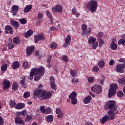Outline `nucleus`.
<instances>
[{
    "mask_svg": "<svg viewBox=\"0 0 125 125\" xmlns=\"http://www.w3.org/2000/svg\"><path fill=\"white\" fill-rule=\"evenodd\" d=\"M35 72H36V68H33L30 71V76L28 78V80H30L32 81L34 78V76L35 75Z\"/></svg>",
    "mask_w": 125,
    "mask_h": 125,
    "instance_id": "nucleus-23",
    "label": "nucleus"
},
{
    "mask_svg": "<svg viewBox=\"0 0 125 125\" xmlns=\"http://www.w3.org/2000/svg\"><path fill=\"white\" fill-rule=\"evenodd\" d=\"M51 31H58V28H56L55 26H52L50 27Z\"/></svg>",
    "mask_w": 125,
    "mask_h": 125,
    "instance_id": "nucleus-62",
    "label": "nucleus"
},
{
    "mask_svg": "<svg viewBox=\"0 0 125 125\" xmlns=\"http://www.w3.org/2000/svg\"><path fill=\"white\" fill-rule=\"evenodd\" d=\"M92 99V97H91L90 96H88L84 98L83 103L84 104H89Z\"/></svg>",
    "mask_w": 125,
    "mask_h": 125,
    "instance_id": "nucleus-22",
    "label": "nucleus"
},
{
    "mask_svg": "<svg viewBox=\"0 0 125 125\" xmlns=\"http://www.w3.org/2000/svg\"><path fill=\"white\" fill-rule=\"evenodd\" d=\"M90 34H91V28L89 27L88 30L86 31L85 32H82V36H90Z\"/></svg>",
    "mask_w": 125,
    "mask_h": 125,
    "instance_id": "nucleus-35",
    "label": "nucleus"
},
{
    "mask_svg": "<svg viewBox=\"0 0 125 125\" xmlns=\"http://www.w3.org/2000/svg\"><path fill=\"white\" fill-rule=\"evenodd\" d=\"M22 67L28 69L30 66H29V63L27 62H24L22 64Z\"/></svg>",
    "mask_w": 125,
    "mask_h": 125,
    "instance_id": "nucleus-49",
    "label": "nucleus"
},
{
    "mask_svg": "<svg viewBox=\"0 0 125 125\" xmlns=\"http://www.w3.org/2000/svg\"><path fill=\"white\" fill-rule=\"evenodd\" d=\"M52 10L54 12H58V13H61L63 11V8L61 5H57L55 7L52 8Z\"/></svg>",
    "mask_w": 125,
    "mask_h": 125,
    "instance_id": "nucleus-12",
    "label": "nucleus"
},
{
    "mask_svg": "<svg viewBox=\"0 0 125 125\" xmlns=\"http://www.w3.org/2000/svg\"><path fill=\"white\" fill-rule=\"evenodd\" d=\"M72 38H71V35H68L67 37L65 38V44L63 45V46L67 47L68 46L69 43L71 42Z\"/></svg>",
    "mask_w": 125,
    "mask_h": 125,
    "instance_id": "nucleus-19",
    "label": "nucleus"
},
{
    "mask_svg": "<svg viewBox=\"0 0 125 125\" xmlns=\"http://www.w3.org/2000/svg\"><path fill=\"white\" fill-rule=\"evenodd\" d=\"M21 112V116H23V117H25V116H27V114H28L27 110L25 109L23 110Z\"/></svg>",
    "mask_w": 125,
    "mask_h": 125,
    "instance_id": "nucleus-52",
    "label": "nucleus"
},
{
    "mask_svg": "<svg viewBox=\"0 0 125 125\" xmlns=\"http://www.w3.org/2000/svg\"><path fill=\"white\" fill-rule=\"evenodd\" d=\"M33 8V5L31 4L27 5L24 8L23 11L24 13H28Z\"/></svg>",
    "mask_w": 125,
    "mask_h": 125,
    "instance_id": "nucleus-24",
    "label": "nucleus"
},
{
    "mask_svg": "<svg viewBox=\"0 0 125 125\" xmlns=\"http://www.w3.org/2000/svg\"><path fill=\"white\" fill-rule=\"evenodd\" d=\"M96 41V38L92 37H89L88 40V42L89 44H92V43H94Z\"/></svg>",
    "mask_w": 125,
    "mask_h": 125,
    "instance_id": "nucleus-29",
    "label": "nucleus"
},
{
    "mask_svg": "<svg viewBox=\"0 0 125 125\" xmlns=\"http://www.w3.org/2000/svg\"><path fill=\"white\" fill-rule=\"evenodd\" d=\"M93 71L96 72H98V71H99V67H98L97 66H94L93 67Z\"/></svg>",
    "mask_w": 125,
    "mask_h": 125,
    "instance_id": "nucleus-58",
    "label": "nucleus"
},
{
    "mask_svg": "<svg viewBox=\"0 0 125 125\" xmlns=\"http://www.w3.org/2000/svg\"><path fill=\"white\" fill-rule=\"evenodd\" d=\"M86 7L90 8L91 13H94L96 11L97 7H98L97 1L94 0H90L87 3Z\"/></svg>",
    "mask_w": 125,
    "mask_h": 125,
    "instance_id": "nucleus-4",
    "label": "nucleus"
},
{
    "mask_svg": "<svg viewBox=\"0 0 125 125\" xmlns=\"http://www.w3.org/2000/svg\"><path fill=\"white\" fill-rule=\"evenodd\" d=\"M4 125V120L2 117L0 116V125Z\"/></svg>",
    "mask_w": 125,
    "mask_h": 125,
    "instance_id": "nucleus-59",
    "label": "nucleus"
},
{
    "mask_svg": "<svg viewBox=\"0 0 125 125\" xmlns=\"http://www.w3.org/2000/svg\"><path fill=\"white\" fill-rule=\"evenodd\" d=\"M50 81L51 89L54 90H56V89H57V86L56 85V84H55V80H54L53 77L51 76L50 77Z\"/></svg>",
    "mask_w": 125,
    "mask_h": 125,
    "instance_id": "nucleus-11",
    "label": "nucleus"
},
{
    "mask_svg": "<svg viewBox=\"0 0 125 125\" xmlns=\"http://www.w3.org/2000/svg\"><path fill=\"white\" fill-rule=\"evenodd\" d=\"M50 48H52L53 49H55V48H57V43L56 42H53L52 44L50 45Z\"/></svg>",
    "mask_w": 125,
    "mask_h": 125,
    "instance_id": "nucleus-43",
    "label": "nucleus"
},
{
    "mask_svg": "<svg viewBox=\"0 0 125 125\" xmlns=\"http://www.w3.org/2000/svg\"><path fill=\"white\" fill-rule=\"evenodd\" d=\"M91 91L96 93V94H100L102 92V86L101 85L95 84L91 87Z\"/></svg>",
    "mask_w": 125,
    "mask_h": 125,
    "instance_id": "nucleus-6",
    "label": "nucleus"
},
{
    "mask_svg": "<svg viewBox=\"0 0 125 125\" xmlns=\"http://www.w3.org/2000/svg\"><path fill=\"white\" fill-rule=\"evenodd\" d=\"M45 68L43 66H41L39 68H35V71L34 73V76H36L34 77V81H40L41 79V77L44 75V71ZM37 75H39L37 76Z\"/></svg>",
    "mask_w": 125,
    "mask_h": 125,
    "instance_id": "nucleus-3",
    "label": "nucleus"
},
{
    "mask_svg": "<svg viewBox=\"0 0 125 125\" xmlns=\"http://www.w3.org/2000/svg\"><path fill=\"white\" fill-rule=\"evenodd\" d=\"M110 120V117H109V116L108 115H105L104 116L102 119H100V121L103 125L107 122V121H109Z\"/></svg>",
    "mask_w": 125,
    "mask_h": 125,
    "instance_id": "nucleus-25",
    "label": "nucleus"
},
{
    "mask_svg": "<svg viewBox=\"0 0 125 125\" xmlns=\"http://www.w3.org/2000/svg\"><path fill=\"white\" fill-rule=\"evenodd\" d=\"M44 40V37L42 35H36L34 36V41L35 43H38L39 41H43Z\"/></svg>",
    "mask_w": 125,
    "mask_h": 125,
    "instance_id": "nucleus-13",
    "label": "nucleus"
},
{
    "mask_svg": "<svg viewBox=\"0 0 125 125\" xmlns=\"http://www.w3.org/2000/svg\"><path fill=\"white\" fill-rule=\"evenodd\" d=\"M19 21L20 23H21L22 25H25V24H27V21L25 18L20 19H19Z\"/></svg>",
    "mask_w": 125,
    "mask_h": 125,
    "instance_id": "nucleus-42",
    "label": "nucleus"
},
{
    "mask_svg": "<svg viewBox=\"0 0 125 125\" xmlns=\"http://www.w3.org/2000/svg\"><path fill=\"white\" fill-rule=\"evenodd\" d=\"M45 108L44 107V106L42 105L40 107V111L42 113H43V114H45Z\"/></svg>",
    "mask_w": 125,
    "mask_h": 125,
    "instance_id": "nucleus-54",
    "label": "nucleus"
},
{
    "mask_svg": "<svg viewBox=\"0 0 125 125\" xmlns=\"http://www.w3.org/2000/svg\"><path fill=\"white\" fill-rule=\"evenodd\" d=\"M82 30H83L82 32H85L86 30H87V26H86V25L84 24H83L82 26Z\"/></svg>",
    "mask_w": 125,
    "mask_h": 125,
    "instance_id": "nucleus-57",
    "label": "nucleus"
},
{
    "mask_svg": "<svg viewBox=\"0 0 125 125\" xmlns=\"http://www.w3.org/2000/svg\"><path fill=\"white\" fill-rule=\"evenodd\" d=\"M117 89L118 84L115 83L110 84V87L108 90V98H111L112 96H114L117 93Z\"/></svg>",
    "mask_w": 125,
    "mask_h": 125,
    "instance_id": "nucleus-5",
    "label": "nucleus"
},
{
    "mask_svg": "<svg viewBox=\"0 0 125 125\" xmlns=\"http://www.w3.org/2000/svg\"><path fill=\"white\" fill-rule=\"evenodd\" d=\"M118 44L119 45H121V44H122V45H125V41L122 39H120L118 41Z\"/></svg>",
    "mask_w": 125,
    "mask_h": 125,
    "instance_id": "nucleus-51",
    "label": "nucleus"
},
{
    "mask_svg": "<svg viewBox=\"0 0 125 125\" xmlns=\"http://www.w3.org/2000/svg\"><path fill=\"white\" fill-rule=\"evenodd\" d=\"M8 65L7 63H5L1 66V71L2 72H5L7 70V67Z\"/></svg>",
    "mask_w": 125,
    "mask_h": 125,
    "instance_id": "nucleus-38",
    "label": "nucleus"
},
{
    "mask_svg": "<svg viewBox=\"0 0 125 125\" xmlns=\"http://www.w3.org/2000/svg\"><path fill=\"white\" fill-rule=\"evenodd\" d=\"M34 32L32 31V30H28L24 34L25 38H30L32 34H33Z\"/></svg>",
    "mask_w": 125,
    "mask_h": 125,
    "instance_id": "nucleus-33",
    "label": "nucleus"
},
{
    "mask_svg": "<svg viewBox=\"0 0 125 125\" xmlns=\"http://www.w3.org/2000/svg\"><path fill=\"white\" fill-rule=\"evenodd\" d=\"M121 39L125 41V34H124L121 36Z\"/></svg>",
    "mask_w": 125,
    "mask_h": 125,
    "instance_id": "nucleus-64",
    "label": "nucleus"
},
{
    "mask_svg": "<svg viewBox=\"0 0 125 125\" xmlns=\"http://www.w3.org/2000/svg\"><path fill=\"white\" fill-rule=\"evenodd\" d=\"M52 58V56L50 55H47L46 58L47 63H50V61H51V59Z\"/></svg>",
    "mask_w": 125,
    "mask_h": 125,
    "instance_id": "nucleus-50",
    "label": "nucleus"
},
{
    "mask_svg": "<svg viewBox=\"0 0 125 125\" xmlns=\"http://www.w3.org/2000/svg\"><path fill=\"white\" fill-rule=\"evenodd\" d=\"M116 103V102L115 101H109L105 104L104 106L105 110L108 109L110 110V111H107V114L109 116L110 120H115V118H116V115L114 113L118 109V106H117Z\"/></svg>",
    "mask_w": 125,
    "mask_h": 125,
    "instance_id": "nucleus-1",
    "label": "nucleus"
},
{
    "mask_svg": "<svg viewBox=\"0 0 125 125\" xmlns=\"http://www.w3.org/2000/svg\"><path fill=\"white\" fill-rule=\"evenodd\" d=\"M5 33L7 35H8V34L10 35H12L13 33H14L13 28L10 26V25H6L5 26Z\"/></svg>",
    "mask_w": 125,
    "mask_h": 125,
    "instance_id": "nucleus-10",
    "label": "nucleus"
},
{
    "mask_svg": "<svg viewBox=\"0 0 125 125\" xmlns=\"http://www.w3.org/2000/svg\"><path fill=\"white\" fill-rule=\"evenodd\" d=\"M51 108L50 107H48L46 108L45 114L47 115H49V114H51Z\"/></svg>",
    "mask_w": 125,
    "mask_h": 125,
    "instance_id": "nucleus-47",
    "label": "nucleus"
},
{
    "mask_svg": "<svg viewBox=\"0 0 125 125\" xmlns=\"http://www.w3.org/2000/svg\"><path fill=\"white\" fill-rule=\"evenodd\" d=\"M37 18L39 20H42L43 18V14L41 12L38 13Z\"/></svg>",
    "mask_w": 125,
    "mask_h": 125,
    "instance_id": "nucleus-46",
    "label": "nucleus"
},
{
    "mask_svg": "<svg viewBox=\"0 0 125 125\" xmlns=\"http://www.w3.org/2000/svg\"><path fill=\"white\" fill-rule=\"evenodd\" d=\"M46 14L47 17H48V18H49V19H51V18H52V15L51 14V13H50V12L47 11L46 12Z\"/></svg>",
    "mask_w": 125,
    "mask_h": 125,
    "instance_id": "nucleus-55",
    "label": "nucleus"
},
{
    "mask_svg": "<svg viewBox=\"0 0 125 125\" xmlns=\"http://www.w3.org/2000/svg\"><path fill=\"white\" fill-rule=\"evenodd\" d=\"M52 92L50 91H46L42 89L35 90L34 92V97H40L42 100H47L51 98Z\"/></svg>",
    "mask_w": 125,
    "mask_h": 125,
    "instance_id": "nucleus-2",
    "label": "nucleus"
},
{
    "mask_svg": "<svg viewBox=\"0 0 125 125\" xmlns=\"http://www.w3.org/2000/svg\"><path fill=\"white\" fill-rule=\"evenodd\" d=\"M20 67V63L18 61H15L11 65V68L13 70H17Z\"/></svg>",
    "mask_w": 125,
    "mask_h": 125,
    "instance_id": "nucleus-17",
    "label": "nucleus"
},
{
    "mask_svg": "<svg viewBox=\"0 0 125 125\" xmlns=\"http://www.w3.org/2000/svg\"><path fill=\"white\" fill-rule=\"evenodd\" d=\"M93 81H94V78H93V77H89L88 78V82H89V83H92Z\"/></svg>",
    "mask_w": 125,
    "mask_h": 125,
    "instance_id": "nucleus-60",
    "label": "nucleus"
},
{
    "mask_svg": "<svg viewBox=\"0 0 125 125\" xmlns=\"http://www.w3.org/2000/svg\"><path fill=\"white\" fill-rule=\"evenodd\" d=\"M56 113L57 114V117L58 118H62L63 117V112L60 108H56Z\"/></svg>",
    "mask_w": 125,
    "mask_h": 125,
    "instance_id": "nucleus-21",
    "label": "nucleus"
},
{
    "mask_svg": "<svg viewBox=\"0 0 125 125\" xmlns=\"http://www.w3.org/2000/svg\"><path fill=\"white\" fill-rule=\"evenodd\" d=\"M30 96H31V93L29 91L24 92L23 95V97L25 99L29 98Z\"/></svg>",
    "mask_w": 125,
    "mask_h": 125,
    "instance_id": "nucleus-40",
    "label": "nucleus"
},
{
    "mask_svg": "<svg viewBox=\"0 0 125 125\" xmlns=\"http://www.w3.org/2000/svg\"><path fill=\"white\" fill-rule=\"evenodd\" d=\"M98 66L100 68H103L105 66V62L104 61H100L98 63Z\"/></svg>",
    "mask_w": 125,
    "mask_h": 125,
    "instance_id": "nucleus-41",
    "label": "nucleus"
},
{
    "mask_svg": "<svg viewBox=\"0 0 125 125\" xmlns=\"http://www.w3.org/2000/svg\"><path fill=\"white\" fill-rule=\"evenodd\" d=\"M117 82L120 85H125V77H123L122 79L119 78ZM123 92L125 93V86L123 88Z\"/></svg>",
    "mask_w": 125,
    "mask_h": 125,
    "instance_id": "nucleus-15",
    "label": "nucleus"
},
{
    "mask_svg": "<svg viewBox=\"0 0 125 125\" xmlns=\"http://www.w3.org/2000/svg\"><path fill=\"white\" fill-rule=\"evenodd\" d=\"M70 73L71 76H72V77H73L74 78H75V77L77 76V74H78V72L76 70L71 69L70 70Z\"/></svg>",
    "mask_w": 125,
    "mask_h": 125,
    "instance_id": "nucleus-37",
    "label": "nucleus"
},
{
    "mask_svg": "<svg viewBox=\"0 0 125 125\" xmlns=\"http://www.w3.org/2000/svg\"><path fill=\"white\" fill-rule=\"evenodd\" d=\"M117 96L119 97H122L124 96V93L121 90L118 91L117 93Z\"/></svg>",
    "mask_w": 125,
    "mask_h": 125,
    "instance_id": "nucleus-53",
    "label": "nucleus"
},
{
    "mask_svg": "<svg viewBox=\"0 0 125 125\" xmlns=\"http://www.w3.org/2000/svg\"><path fill=\"white\" fill-rule=\"evenodd\" d=\"M13 42L15 44H19L21 42V41L18 37H14L13 39Z\"/></svg>",
    "mask_w": 125,
    "mask_h": 125,
    "instance_id": "nucleus-32",
    "label": "nucleus"
},
{
    "mask_svg": "<svg viewBox=\"0 0 125 125\" xmlns=\"http://www.w3.org/2000/svg\"><path fill=\"white\" fill-rule=\"evenodd\" d=\"M97 36H98V38H102V37H103V36H104L103 32H101L98 33L97 34Z\"/></svg>",
    "mask_w": 125,
    "mask_h": 125,
    "instance_id": "nucleus-61",
    "label": "nucleus"
},
{
    "mask_svg": "<svg viewBox=\"0 0 125 125\" xmlns=\"http://www.w3.org/2000/svg\"><path fill=\"white\" fill-rule=\"evenodd\" d=\"M115 63V61L113 60H111L109 62V65L110 66H112L113 65H114V64Z\"/></svg>",
    "mask_w": 125,
    "mask_h": 125,
    "instance_id": "nucleus-63",
    "label": "nucleus"
},
{
    "mask_svg": "<svg viewBox=\"0 0 125 125\" xmlns=\"http://www.w3.org/2000/svg\"><path fill=\"white\" fill-rule=\"evenodd\" d=\"M35 50V46L33 45H31L30 46H28L26 49V53L27 56H30L34 51Z\"/></svg>",
    "mask_w": 125,
    "mask_h": 125,
    "instance_id": "nucleus-9",
    "label": "nucleus"
},
{
    "mask_svg": "<svg viewBox=\"0 0 125 125\" xmlns=\"http://www.w3.org/2000/svg\"><path fill=\"white\" fill-rule=\"evenodd\" d=\"M2 87L4 90L8 89L10 87V82L7 79H4L2 82Z\"/></svg>",
    "mask_w": 125,
    "mask_h": 125,
    "instance_id": "nucleus-8",
    "label": "nucleus"
},
{
    "mask_svg": "<svg viewBox=\"0 0 125 125\" xmlns=\"http://www.w3.org/2000/svg\"><path fill=\"white\" fill-rule=\"evenodd\" d=\"M18 87H19V85L16 82H14L12 85V89L13 91H17Z\"/></svg>",
    "mask_w": 125,
    "mask_h": 125,
    "instance_id": "nucleus-26",
    "label": "nucleus"
},
{
    "mask_svg": "<svg viewBox=\"0 0 125 125\" xmlns=\"http://www.w3.org/2000/svg\"><path fill=\"white\" fill-rule=\"evenodd\" d=\"M72 13L73 15L76 16V17H79L80 16V13L77 12V8L75 7H73L72 8Z\"/></svg>",
    "mask_w": 125,
    "mask_h": 125,
    "instance_id": "nucleus-31",
    "label": "nucleus"
},
{
    "mask_svg": "<svg viewBox=\"0 0 125 125\" xmlns=\"http://www.w3.org/2000/svg\"><path fill=\"white\" fill-rule=\"evenodd\" d=\"M32 119H33L32 116L30 115H27L25 119H24V121L26 122V123H29L30 121H32Z\"/></svg>",
    "mask_w": 125,
    "mask_h": 125,
    "instance_id": "nucleus-39",
    "label": "nucleus"
},
{
    "mask_svg": "<svg viewBox=\"0 0 125 125\" xmlns=\"http://www.w3.org/2000/svg\"><path fill=\"white\" fill-rule=\"evenodd\" d=\"M8 49H12V48H14L15 45L12 42V40H10L8 42Z\"/></svg>",
    "mask_w": 125,
    "mask_h": 125,
    "instance_id": "nucleus-27",
    "label": "nucleus"
},
{
    "mask_svg": "<svg viewBox=\"0 0 125 125\" xmlns=\"http://www.w3.org/2000/svg\"><path fill=\"white\" fill-rule=\"evenodd\" d=\"M45 120L47 123H51L52 122H53V116L51 115H48L45 118Z\"/></svg>",
    "mask_w": 125,
    "mask_h": 125,
    "instance_id": "nucleus-30",
    "label": "nucleus"
},
{
    "mask_svg": "<svg viewBox=\"0 0 125 125\" xmlns=\"http://www.w3.org/2000/svg\"><path fill=\"white\" fill-rule=\"evenodd\" d=\"M92 44V48H93V49H96V48L98 46V42H96Z\"/></svg>",
    "mask_w": 125,
    "mask_h": 125,
    "instance_id": "nucleus-48",
    "label": "nucleus"
},
{
    "mask_svg": "<svg viewBox=\"0 0 125 125\" xmlns=\"http://www.w3.org/2000/svg\"><path fill=\"white\" fill-rule=\"evenodd\" d=\"M68 57H67V56L64 55L62 57V61H64V62H68Z\"/></svg>",
    "mask_w": 125,
    "mask_h": 125,
    "instance_id": "nucleus-56",
    "label": "nucleus"
},
{
    "mask_svg": "<svg viewBox=\"0 0 125 125\" xmlns=\"http://www.w3.org/2000/svg\"><path fill=\"white\" fill-rule=\"evenodd\" d=\"M78 96V94L76 92H72L69 96L68 97L70 99H72L73 98H76Z\"/></svg>",
    "mask_w": 125,
    "mask_h": 125,
    "instance_id": "nucleus-36",
    "label": "nucleus"
},
{
    "mask_svg": "<svg viewBox=\"0 0 125 125\" xmlns=\"http://www.w3.org/2000/svg\"><path fill=\"white\" fill-rule=\"evenodd\" d=\"M9 105L10 107L13 108L15 105H16V103L13 100H10L9 101Z\"/></svg>",
    "mask_w": 125,
    "mask_h": 125,
    "instance_id": "nucleus-44",
    "label": "nucleus"
},
{
    "mask_svg": "<svg viewBox=\"0 0 125 125\" xmlns=\"http://www.w3.org/2000/svg\"><path fill=\"white\" fill-rule=\"evenodd\" d=\"M10 24L13 25L15 30H17L19 28V22L16 21H11Z\"/></svg>",
    "mask_w": 125,
    "mask_h": 125,
    "instance_id": "nucleus-18",
    "label": "nucleus"
},
{
    "mask_svg": "<svg viewBox=\"0 0 125 125\" xmlns=\"http://www.w3.org/2000/svg\"><path fill=\"white\" fill-rule=\"evenodd\" d=\"M20 83L22 88H27V87H28V84H27V83H26V79L25 78L20 81Z\"/></svg>",
    "mask_w": 125,
    "mask_h": 125,
    "instance_id": "nucleus-20",
    "label": "nucleus"
},
{
    "mask_svg": "<svg viewBox=\"0 0 125 125\" xmlns=\"http://www.w3.org/2000/svg\"><path fill=\"white\" fill-rule=\"evenodd\" d=\"M110 48L112 50H116L117 48H118V46H117V44L115 43L114 41H112L111 42Z\"/></svg>",
    "mask_w": 125,
    "mask_h": 125,
    "instance_id": "nucleus-34",
    "label": "nucleus"
},
{
    "mask_svg": "<svg viewBox=\"0 0 125 125\" xmlns=\"http://www.w3.org/2000/svg\"><path fill=\"white\" fill-rule=\"evenodd\" d=\"M24 107H25V104L19 103L16 105L15 108L18 110H21V109H23Z\"/></svg>",
    "mask_w": 125,
    "mask_h": 125,
    "instance_id": "nucleus-28",
    "label": "nucleus"
},
{
    "mask_svg": "<svg viewBox=\"0 0 125 125\" xmlns=\"http://www.w3.org/2000/svg\"><path fill=\"white\" fill-rule=\"evenodd\" d=\"M15 124H16V125H25V123L24 122V120H22L21 118H20V117H16L15 119Z\"/></svg>",
    "mask_w": 125,
    "mask_h": 125,
    "instance_id": "nucleus-16",
    "label": "nucleus"
},
{
    "mask_svg": "<svg viewBox=\"0 0 125 125\" xmlns=\"http://www.w3.org/2000/svg\"><path fill=\"white\" fill-rule=\"evenodd\" d=\"M71 101L73 105H76L78 103V99H77V98H74L73 99H71Z\"/></svg>",
    "mask_w": 125,
    "mask_h": 125,
    "instance_id": "nucleus-45",
    "label": "nucleus"
},
{
    "mask_svg": "<svg viewBox=\"0 0 125 125\" xmlns=\"http://www.w3.org/2000/svg\"><path fill=\"white\" fill-rule=\"evenodd\" d=\"M115 69L117 73H124L125 70L124 69H125V65H124L123 63L117 64Z\"/></svg>",
    "mask_w": 125,
    "mask_h": 125,
    "instance_id": "nucleus-7",
    "label": "nucleus"
},
{
    "mask_svg": "<svg viewBox=\"0 0 125 125\" xmlns=\"http://www.w3.org/2000/svg\"><path fill=\"white\" fill-rule=\"evenodd\" d=\"M19 10V6L14 5L12 8V13L13 16H16L17 15V12Z\"/></svg>",
    "mask_w": 125,
    "mask_h": 125,
    "instance_id": "nucleus-14",
    "label": "nucleus"
}]
</instances>
